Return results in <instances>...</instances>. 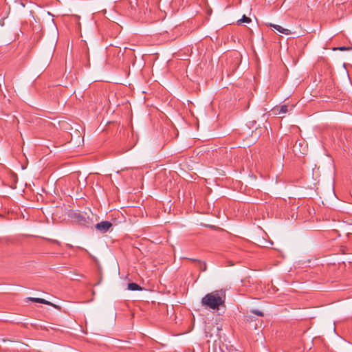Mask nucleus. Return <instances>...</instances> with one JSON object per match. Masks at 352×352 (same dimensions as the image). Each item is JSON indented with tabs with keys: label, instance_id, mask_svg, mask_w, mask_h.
<instances>
[{
	"label": "nucleus",
	"instance_id": "nucleus-8",
	"mask_svg": "<svg viewBox=\"0 0 352 352\" xmlns=\"http://www.w3.org/2000/svg\"><path fill=\"white\" fill-rule=\"evenodd\" d=\"M288 108L286 105H283L280 107L278 113H285L287 112Z\"/></svg>",
	"mask_w": 352,
	"mask_h": 352
},
{
	"label": "nucleus",
	"instance_id": "nucleus-7",
	"mask_svg": "<svg viewBox=\"0 0 352 352\" xmlns=\"http://www.w3.org/2000/svg\"><path fill=\"white\" fill-rule=\"evenodd\" d=\"M251 21L252 20L250 18L246 16L245 15H243L242 18L237 21V24L241 25L242 23H249L251 22Z\"/></svg>",
	"mask_w": 352,
	"mask_h": 352
},
{
	"label": "nucleus",
	"instance_id": "nucleus-2",
	"mask_svg": "<svg viewBox=\"0 0 352 352\" xmlns=\"http://www.w3.org/2000/svg\"><path fill=\"white\" fill-rule=\"evenodd\" d=\"M112 226V223L107 221H104L100 223H98L96 225V229L99 231L100 233L107 232L109 228Z\"/></svg>",
	"mask_w": 352,
	"mask_h": 352
},
{
	"label": "nucleus",
	"instance_id": "nucleus-6",
	"mask_svg": "<svg viewBox=\"0 0 352 352\" xmlns=\"http://www.w3.org/2000/svg\"><path fill=\"white\" fill-rule=\"evenodd\" d=\"M128 289L131 290V291H137V290L140 291V290H142V288L137 283H131L128 284Z\"/></svg>",
	"mask_w": 352,
	"mask_h": 352
},
{
	"label": "nucleus",
	"instance_id": "nucleus-3",
	"mask_svg": "<svg viewBox=\"0 0 352 352\" xmlns=\"http://www.w3.org/2000/svg\"><path fill=\"white\" fill-rule=\"evenodd\" d=\"M298 146L302 147V143L299 142L298 144V142H296L295 144L293 146L294 153H295L296 154H297L298 153L300 154H305L307 147L305 146L302 148H300L299 149H298Z\"/></svg>",
	"mask_w": 352,
	"mask_h": 352
},
{
	"label": "nucleus",
	"instance_id": "nucleus-9",
	"mask_svg": "<svg viewBox=\"0 0 352 352\" xmlns=\"http://www.w3.org/2000/svg\"><path fill=\"white\" fill-rule=\"evenodd\" d=\"M252 312L257 316H263V313L259 310H252Z\"/></svg>",
	"mask_w": 352,
	"mask_h": 352
},
{
	"label": "nucleus",
	"instance_id": "nucleus-10",
	"mask_svg": "<svg viewBox=\"0 0 352 352\" xmlns=\"http://www.w3.org/2000/svg\"><path fill=\"white\" fill-rule=\"evenodd\" d=\"M347 50V48L345 47H331V50H333V51H336V50H341V51H342V50Z\"/></svg>",
	"mask_w": 352,
	"mask_h": 352
},
{
	"label": "nucleus",
	"instance_id": "nucleus-12",
	"mask_svg": "<svg viewBox=\"0 0 352 352\" xmlns=\"http://www.w3.org/2000/svg\"><path fill=\"white\" fill-rule=\"evenodd\" d=\"M78 219L80 221H85V217H83L82 215H80V214H79V215H78Z\"/></svg>",
	"mask_w": 352,
	"mask_h": 352
},
{
	"label": "nucleus",
	"instance_id": "nucleus-1",
	"mask_svg": "<svg viewBox=\"0 0 352 352\" xmlns=\"http://www.w3.org/2000/svg\"><path fill=\"white\" fill-rule=\"evenodd\" d=\"M225 300V292L222 290H217L204 296L201 299V303L206 308L219 310L221 306H224Z\"/></svg>",
	"mask_w": 352,
	"mask_h": 352
},
{
	"label": "nucleus",
	"instance_id": "nucleus-5",
	"mask_svg": "<svg viewBox=\"0 0 352 352\" xmlns=\"http://www.w3.org/2000/svg\"><path fill=\"white\" fill-rule=\"evenodd\" d=\"M272 27L277 31H278L279 32L282 33V34H289L290 31L288 30V29H285L283 27H281L280 25H273Z\"/></svg>",
	"mask_w": 352,
	"mask_h": 352
},
{
	"label": "nucleus",
	"instance_id": "nucleus-11",
	"mask_svg": "<svg viewBox=\"0 0 352 352\" xmlns=\"http://www.w3.org/2000/svg\"><path fill=\"white\" fill-rule=\"evenodd\" d=\"M200 270L201 271H205L206 270V264L200 263Z\"/></svg>",
	"mask_w": 352,
	"mask_h": 352
},
{
	"label": "nucleus",
	"instance_id": "nucleus-4",
	"mask_svg": "<svg viewBox=\"0 0 352 352\" xmlns=\"http://www.w3.org/2000/svg\"><path fill=\"white\" fill-rule=\"evenodd\" d=\"M28 299L34 302L42 303V304L48 305H52V303H51L50 302H49L43 298H29Z\"/></svg>",
	"mask_w": 352,
	"mask_h": 352
},
{
	"label": "nucleus",
	"instance_id": "nucleus-13",
	"mask_svg": "<svg viewBox=\"0 0 352 352\" xmlns=\"http://www.w3.org/2000/svg\"><path fill=\"white\" fill-rule=\"evenodd\" d=\"M333 331L335 332V333L336 334L337 336H338V335L337 334V333L336 332V329H333Z\"/></svg>",
	"mask_w": 352,
	"mask_h": 352
}]
</instances>
